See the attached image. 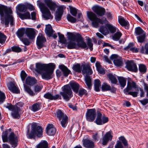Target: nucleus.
I'll list each match as a JSON object with an SVG mask.
<instances>
[{"label": "nucleus", "instance_id": "nucleus-49", "mask_svg": "<svg viewBox=\"0 0 148 148\" xmlns=\"http://www.w3.org/2000/svg\"><path fill=\"white\" fill-rule=\"evenodd\" d=\"M122 36V34L120 32H117L112 36V39L115 41H118Z\"/></svg>", "mask_w": 148, "mask_h": 148}, {"label": "nucleus", "instance_id": "nucleus-4", "mask_svg": "<svg viewBox=\"0 0 148 148\" xmlns=\"http://www.w3.org/2000/svg\"><path fill=\"white\" fill-rule=\"evenodd\" d=\"M37 1V5L40 8L41 12L45 20L52 19L53 18V16L51 15V12L46 7L45 3L41 2H39Z\"/></svg>", "mask_w": 148, "mask_h": 148}, {"label": "nucleus", "instance_id": "nucleus-41", "mask_svg": "<svg viewBox=\"0 0 148 148\" xmlns=\"http://www.w3.org/2000/svg\"><path fill=\"white\" fill-rule=\"evenodd\" d=\"M135 33L136 34V36L142 35L144 34H146L142 29L139 27L135 28Z\"/></svg>", "mask_w": 148, "mask_h": 148}, {"label": "nucleus", "instance_id": "nucleus-24", "mask_svg": "<svg viewBox=\"0 0 148 148\" xmlns=\"http://www.w3.org/2000/svg\"><path fill=\"white\" fill-rule=\"evenodd\" d=\"M59 68L62 70L64 76L65 77H67L70 73L71 74L70 70L64 64L59 65Z\"/></svg>", "mask_w": 148, "mask_h": 148}, {"label": "nucleus", "instance_id": "nucleus-40", "mask_svg": "<svg viewBox=\"0 0 148 148\" xmlns=\"http://www.w3.org/2000/svg\"><path fill=\"white\" fill-rule=\"evenodd\" d=\"M106 26L108 28L111 34L114 33L116 31V28L110 24H107Z\"/></svg>", "mask_w": 148, "mask_h": 148}, {"label": "nucleus", "instance_id": "nucleus-33", "mask_svg": "<svg viewBox=\"0 0 148 148\" xmlns=\"http://www.w3.org/2000/svg\"><path fill=\"white\" fill-rule=\"evenodd\" d=\"M70 85L73 91L76 93H78L79 88V85L75 82H70Z\"/></svg>", "mask_w": 148, "mask_h": 148}, {"label": "nucleus", "instance_id": "nucleus-10", "mask_svg": "<svg viewBox=\"0 0 148 148\" xmlns=\"http://www.w3.org/2000/svg\"><path fill=\"white\" fill-rule=\"evenodd\" d=\"M96 118L94 122L97 125H101L103 124L108 121V118L105 116L104 114L102 115L99 112H97Z\"/></svg>", "mask_w": 148, "mask_h": 148}, {"label": "nucleus", "instance_id": "nucleus-42", "mask_svg": "<svg viewBox=\"0 0 148 148\" xmlns=\"http://www.w3.org/2000/svg\"><path fill=\"white\" fill-rule=\"evenodd\" d=\"M25 31L24 28L19 29L17 32L16 34L19 38H21L24 34Z\"/></svg>", "mask_w": 148, "mask_h": 148}, {"label": "nucleus", "instance_id": "nucleus-45", "mask_svg": "<svg viewBox=\"0 0 148 148\" xmlns=\"http://www.w3.org/2000/svg\"><path fill=\"white\" fill-rule=\"evenodd\" d=\"M58 34L59 39V41L61 43L65 44L66 42V40L64 36L62 34H61L60 32L58 33Z\"/></svg>", "mask_w": 148, "mask_h": 148}, {"label": "nucleus", "instance_id": "nucleus-3", "mask_svg": "<svg viewBox=\"0 0 148 148\" xmlns=\"http://www.w3.org/2000/svg\"><path fill=\"white\" fill-rule=\"evenodd\" d=\"M43 134V129L42 127L39 126L34 125L32 127V130L28 138H29L35 139L36 136L38 138L42 137Z\"/></svg>", "mask_w": 148, "mask_h": 148}, {"label": "nucleus", "instance_id": "nucleus-26", "mask_svg": "<svg viewBox=\"0 0 148 148\" xmlns=\"http://www.w3.org/2000/svg\"><path fill=\"white\" fill-rule=\"evenodd\" d=\"M118 21L120 24L121 26L124 27L126 29H129L128 22L127 21L125 20L123 17L121 16L119 17Z\"/></svg>", "mask_w": 148, "mask_h": 148}, {"label": "nucleus", "instance_id": "nucleus-11", "mask_svg": "<svg viewBox=\"0 0 148 148\" xmlns=\"http://www.w3.org/2000/svg\"><path fill=\"white\" fill-rule=\"evenodd\" d=\"M86 120L89 122H93L96 117V110L95 109H88L86 114Z\"/></svg>", "mask_w": 148, "mask_h": 148}, {"label": "nucleus", "instance_id": "nucleus-60", "mask_svg": "<svg viewBox=\"0 0 148 148\" xmlns=\"http://www.w3.org/2000/svg\"><path fill=\"white\" fill-rule=\"evenodd\" d=\"M132 87L129 84L128 82L127 83V86L126 88H125L123 90L124 93L126 95H127V93H129V91L132 89Z\"/></svg>", "mask_w": 148, "mask_h": 148}, {"label": "nucleus", "instance_id": "nucleus-29", "mask_svg": "<svg viewBox=\"0 0 148 148\" xmlns=\"http://www.w3.org/2000/svg\"><path fill=\"white\" fill-rule=\"evenodd\" d=\"M63 10L61 8H58L56 12L55 18L57 21H60L63 13Z\"/></svg>", "mask_w": 148, "mask_h": 148}, {"label": "nucleus", "instance_id": "nucleus-62", "mask_svg": "<svg viewBox=\"0 0 148 148\" xmlns=\"http://www.w3.org/2000/svg\"><path fill=\"white\" fill-rule=\"evenodd\" d=\"M87 43L88 46L89 47L91 51L93 49L92 47L93 46V44L92 42L91 39L90 38H88L87 40Z\"/></svg>", "mask_w": 148, "mask_h": 148}, {"label": "nucleus", "instance_id": "nucleus-22", "mask_svg": "<svg viewBox=\"0 0 148 148\" xmlns=\"http://www.w3.org/2000/svg\"><path fill=\"white\" fill-rule=\"evenodd\" d=\"M83 145L84 147L87 148H93L95 146L94 142L92 140L85 139L83 140Z\"/></svg>", "mask_w": 148, "mask_h": 148}, {"label": "nucleus", "instance_id": "nucleus-13", "mask_svg": "<svg viewBox=\"0 0 148 148\" xmlns=\"http://www.w3.org/2000/svg\"><path fill=\"white\" fill-rule=\"evenodd\" d=\"M126 68L129 71L136 72L138 71V69L136 64L133 60H128L126 62Z\"/></svg>", "mask_w": 148, "mask_h": 148}, {"label": "nucleus", "instance_id": "nucleus-46", "mask_svg": "<svg viewBox=\"0 0 148 148\" xmlns=\"http://www.w3.org/2000/svg\"><path fill=\"white\" fill-rule=\"evenodd\" d=\"M26 7V5L21 4L18 5L17 9L20 12H25L27 10Z\"/></svg>", "mask_w": 148, "mask_h": 148}, {"label": "nucleus", "instance_id": "nucleus-35", "mask_svg": "<svg viewBox=\"0 0 148 148\" xmlns=\"http://www.w3.org/2000/svg\"><path fill=\"white\" fill-rule=\"evenodd\" d=\"M118 79L121 88H123L126 85V79L122 77H119Z\"/></svg>", "mask_w": 148, "mask_h": 148}, {"label": "nucleus", "instance_id": "nucleus-39", "mask_svg": "<svg viewBox=\"0 0 148 148\" xmlns=\"http://www.w3.org/2000/svg\"><path fill=\"white\" fill-rule=\"evenodd\" d=\"M100 80L99 79H95L94 80V88L96 91L99 92L100 91L99 87L101 86Z\"/></svg>", "mask_w": 148, "mask_h": 148}, {"label": "nucleus", "instance_id": "nucleus-53", "mask_svg": "<svg viewBox=\"0 0 148 148\" xmlns=\"http://www.w3.org/2000/svg\"><path fill=\"white\" fill-rule=\"evenodd\" d=\"M24 87L25 91L31 95L33 96L34 95L33 91L31 90L30 88L26 86L24 84Z\"/></svg>", "mask_w": 148, "mask_h": 148}, {"label": "nucleus", "instance_id": "nucleus-27", "mask_svg": "<svg viewBox=\"0 0 148 148\" xmlns=\"http://www.w3.org/2000/svg\"><path fill=\"white\" fill-rule=\"evenodd\" d=\"M20 109L18 107H15L14 109L12 111L11 113V115L14 119H19L20 117L19 114Z\"/></svg>", "mask_w": 148, "mask_h": 148}, {"label": "nucleus", "instance_id": "nucleus-61", "mask_svg": "<svg viewBox=\"0 0 148 148\" xmlns=\"http://www.w3.org/2000/svg\"><path fill=\"white\" fill-rule=\"evenodd\" d=\"M12 51L16 52H19L21 51V49L19 47L14 46L11 47Z\"/></svg>", "mask_w": 148, "mask_h": 148}, {"label": "nucleus", "instance_id": "nucleus-34", "mask_svg": "<svg viewBox=\"0 0 148 148\" xmlns=\"http://www.w3.org/2000/svg\"><path fill=\"white\" fill-rule=\"evenodd\" d=\"M84 80L87 88L89 89H90L91 88L92 84L91 79L90 76L88 75L86 76L84 78Z\"/></svg>", "mask_w": 148, "mask_h": 148}, {"label": "nucleus", "instance_id": "nucleus-63", "mask_svg": "<svg viewBox=\"0 0 148 148\" xmlns=\"http://www.w3.org/2000/svg\"><path fill=\"white\" fill-rule=\"evenodd\" d=\"M128 82L129 84L130 85L132 88H134L135 89H136V90L137 91L138 90L139 88L137 86L135 82Z\"/></svg>", "mask_w": 148, "mask_h": 148}, {"label": "nucleus", "instance_id": "nucleus-38", "mask_svg": "<svg viewBox=\"0 0 148 148\" xmlns=\"http://www.w3.org/2000/svg\"><path fill=\"white\" fill-rule=\"evenodd\" d=\"M100 20H97L96 22L95 23V25L94 27H97L99 26V23L101 24H103L108 22V21L107 20L106 18L105 17H103L101 19L100 18Z\"/></svg>", "mask_w": 148, "mask_h": 148}, {"label": "nucleus", "instance_id": "nucleus-50", "mask_svg": "<svg viewBox=\"0 0 148 148\" xmlns=\"http://www.w3.org/2000/svg\"><path fill=\"white\" fill-rule=\"evenodd\" d=\"M70 12L73 16H76L77 13V10L75 8L71 6H69Z\"/></svg>", "mask_w": 148, "mask_h": 148}, {"label": "nucleus", "instance_id": "nucleus-18", "mask_svg": "<svg viewBox=\"0 0 148 148\" xmlns=\"http://www.w3.org/2000/svg\"><path fill=\"white\" fill-rule=\"evenodd\" d=\"M87 15L89 19L91 21L93 26L95 27V23L96 22L97 20H100V18H97L96 14L92 12H87Z\"/></svg>", "mask_w": 148, "mask_h": 148}, {"label": "nucleus", "instance_id": "nucleus-55", "mask_svg": "<svg viewBox=\"0 0 148 148\" xmlns=\"http://www.w3.org/2000/svg\"><path fill=\"white\" fill-rule=\"evenodd\" d=\"M67 19L69 21L73 23L76 22L77 21L75 18L73 17L69 14L67 15Z\"/></svg>", "mask_w": 148, "mask_h": 148}, {"label": "nucleus", "instance_id": "nucleus-12", "mask_svg": "<svg viewBox=\"0 0 148 148\" xmlns=\"http://www.w3.org/2000/svg\"><path fill=\"white\" fill-rule=\"evenodd\" d=\"M112 60H113L114 64L117 66H123V63L122 58L120 57L116 54H112L110 57Z\"/></svg>", "mask_w": 148, "mask_h": 148}, {"label": "nucleus", "instance_id": "nucleus-17", "mask_svg": "<svg viewBox=\"0 0 148 148\" xmlns=\"http://www.w3.org/2000/svg\"><path fill=\"white\" fill-rule=\"evenodd\" d=\"M44 1L49 9L52 11H55L57 7L56 3L52 0H44Z\"/></svg>", "mask_w": 148, "mask_h": 148}, {"label": "nucleus", "instance_id": "nucleus-5", "mask_svg": "<svg viewBox=\"0 0 148 148\" xmlns=\"http://www.w3.org/2000/svg\"><path fill=\"white\" fill-rule=\"evenodd\" d=\"M63 92H60V94L63 99L68 101L72 97V91L70 86L69 85H66L62 88Z\"/></svg>", "mask_w": 148, "mask_h": 148}, {"label": "nucleus", "instance_id": "nucleus-57", "mask_svg": "<svg viewBox=\"0 0 148 148\" xmlns=\"http://www.w3.org/2000/svg\"><path fill=\"white\" fill-rule=\"evenodd\" d=\"M78 92V95L80 97L84 95H86L87 94V92L86 90L83 88H81L79 89Z\"/></svg>", "mask_w": 148, "mask_h": 148}, {"label": "nucleus", "instance_id": "nucleus-59", "mask_svg": "<svg viewBox=\"0 0 148 148\" xmlns=\"http://www.w3.org/2000/svg\"><path fill=\"white\" fill-rule=\"evenodd\" d=\"M6 36L3 33H0V43H4L6 40Z\"/></svg>", "mask_w": 148, "mask_h": 148}, {"label": "nucleus", "instance_id": "nucleus-31", "mask_svg": "<svg viewBox=\"0 0 148 148\" xmlns=\"http://www.w3.org/2000/svg\"><path fill=\"white\" fill-rule=\"evenodd\" d=\"M25 82L28 85H33L37 82V80L34 77L28 76L26 79Z\"/></svg>", "mask_w": 148, "mask_h": 148}, {"label": "nucleus", "instance_id": "nucleus-7", "mask_svg": "<svg viewBox=\"0 0 148 148\" xmlns=\"http://www.w3.org/2000/svg\"><path fill=\"white\" fill-rule=\"evenodd\" d=\"M49 67V68L46 69L42 74V77L43 79L48 80L53 77L52 73L55 68V65L53 63H51V65Z\"/></svg>", "mask_w": 148, "mask_h": 148}, {"label": "nucleus", "instance_id": "nucleus-43", "mask_svg": "<svg viewBox=\"0 0 148 148\" xmlns=\"http://www.w3.org/2000/svg\"><path fill=\"white\" fill-rule=\"evenodd\" d=\"M95 64L97 70L98 72L100 74H104L105 73V71L102 68L100 63L98 62H97L95 63Z\"/></svg>", "mask_w": 148, "mask_h": 148}, {"label": "nucleus", "instance_id": "nucleus-23", "mask_svg": "<svg viewBox=\"0 0 148 148\" xmlns=\"http://www.w3.org/2000/svg\"><path fill=\"white\" fill-rule=\"evenodd\" d=\"M44 97L46 99L50 100H56L58 98L61 99L60 96L58 94H57L53 96L52 94L50 92H47L45 94Z\"/></svg>", "mask_w": 148, "mask_h": 148}, {"label": "nucleus", "instance_id": "nucleus-36", "mask_svg": "<svg viewBox=\"0 0 148 148\" xmlns=\"http://www.w3.org/2000/svg\"><path fill=\"white\" fill-rule=\"evenodd\" d=\"M48 143L46 140H43L37 146V148H48Z\"/></svg>", "mask_w": 148, "mask_h": 148}, {"label": "nucleus", "instance_id": "nucleus-28", "mask_svg": "<svg viewBox=\"0 0 148 148\" xmlns=\"http://www.w3.org/2000/svg\"><path fill=\"white\" fill-rule=\"evenodd\" d=\"M45 32V33L49 37L51 36L54 32L51 25L50 24L46 25Z\"/></svg>", "mask_w": 148, "mask_h": 148}, {"label": "nucleus", "instance_id": "nucleus-54", "mask_svg": "<svg viewBox=\"0 0 148 148\" xmlns=\"http://www.w3.org/2000/svg\"><path fill=\"white\" fill-rule=\"evenodd\" d=\"M139 69L140 72L143 73H145L147 71L145 66L143 64H140L139 65Z\"/></svg>", "mask_w": 148, "mask_h": 148}, {"label": "nucleus", "instance_id": "nucleus-2", "mask_svg": "<svg viewBox=\"0 0 148 148\" xmlns=\"http://www.w3.org/2000/svg\"><path fill=\"white\" fill-rule=\"evenodd\" d=\"M11 129L10 128L3 132L2 137L3 142L8 141L12 147L15 148L17 146L18 140L17 137L14 132H11Z\"/></svg>", "mask_w": 148, "mask_h": 148}, {"label": "nucleus", "instance_id": "nucleus-56", "mask_svg": "<svg viewBox=\"0 0 148 148\" xmlns=\"http://www.w3.org/2000/svg\"><path fill=\"white\" fill-rule=\"evenodd\" d=\"M119 139L120 140L123 144L124 146L127 147L128 145L127 141L123 136H121L119 138Z\"/></svg>", "mask_w": 148, "mask_h": 148}, {"label": "nucleus", "instance_id": "nucleus-52", "mask_svg": "<svg viewBox=\"0 0 148 148\" xmlns=\"http://www.w3.org/2000/svg\"><path fill=\"white\" fill-rule=\"evenodd\" d=\"M101 88L103 91H108L110 90V86L106 83H104L102 86Z\"/></svg>", "mask_w": 148, "mask_h": 148}, {"label": "nucleus", "instance_id": "nucleus-9", "mask_svg": "<svg viewBox=\"0 0 148 148\" xmlns=\"http://www.w3.org/2000/svg\"><path fill=\"white\" fill-rule=\"evenodd\" d=\"M71 36L72 39H75V38H77V50L79 49L80 48L85 49L87 47V45L84 41L83 38L79 34H77V36L73 35Z\"/></svg>", "mask_w": 148, "mask_h": 148}, {"label": "nucleus", "instance_id": "nucleus-20", "mask_svg": "<svg viewBox=\"0 0 148 148\" xmlns=\"http://www.w3.org/2000/svg\"><path fill=\"white\" fill-rule=\"evenodd\" d=\"M25 34L29 39H32L35 37V32L33 29L27 28L25 31Z\"/></svg>", "mask_w": 148, "mask_h": 148}, {"label": "nucleus", "instance_id": "nucleus-51", "mask_svg": "<svg viewBox=\"0 0 148 148\" xmlns=\"http://www.w3.org/2000/svg\"><path fill=\"white\" fill-rule=\"evenodd\" d=\"M99 31L101 33L105 35H107L109 33L107 28L104 26H102L100 27Z\"/></svg>", "mask_w": 148, "mask_h": 148}, {"label": "nucleus", "instance_id": "nucleus-37", "mask_svg": "<svg viewBox=\"0 0 148 148\" xmlns=\"http://www.w3.org/2000/svg\"><path fill=\"white\" fill-rule=\"evenodd\" d=\"M72 69L75 72L81 73L82 70V67L80 64L77 63L73 65Z\"/></svg>", "mask_w": 148, "mask_h": 148}, {"label": "nucleus", "instance_id": "nucleus-15", "mask_svg": "<svg viewBox=\"0 0 148 148\" xmlns=\"http://www.w3.org/2000/svg\"><path fill=\"white\" fill-rule=\"evenodd\" d=\"M112 134V131L110 130L107 132L104 135L102 139V144L103 145H106L109 141L112 140L113 137Z\"/></svg>", "mask_w": 148, "mask_h": 148}, {"label": "nucleus", "instance_id": "nucleus-21", "mask_svg": "<svg viewBox=\"0 0 148 148\" xmlns=\"http://www.w3.org/2000/svg\"><path fill=\"white\" fill-rule=\"evenodd\" d=\"M46 130L47 133L49 136L54 135L56 132V129L53 127V125L52 124L49 125L47 127Z\"/></svg>", "mask_w": 148, "mask_h": 148}, {"label": "nucleus", "instance_id": "nucleus-58", "mask_svg": "<svg viewBox=\"0 0 148 148\" xmlns=\"http://www.w3.org/2000/svg\"><path fill=\"white\" fill-rule=\"evenodd\" d=\"M5 96L4 93L0 91V104L2 103L5 101Z\"/></svg>", "mask_w": 148, "mask_h": 148}, {"label": "nucleus", "instance_id": "nucleus-19", "mask_svg": "<svg viewBox=\"0 0 148 148\" xmlns=\"http://www.w3.org/2000/svg\"><path fill=\"white\" fill-rule=\"evenodd\" d=\"M46 41L45 38L42 36H38L37 38L36 44L38 47V49H40L43 46V43Z\"/></svg>", "mask_w": 148, "mask_h": 148}, {"label": "nucleus", "instance_id": "nucleus-1", "mask_svg": "<svg viewBox=\"0 0 148 148\" xmlns=\"http://www.w3.org/2000/svg\"><path fill=\"white\" fill-rule=\"evenodd\" d=\"M12 11L10 8L7 6L0 4V15L1 23L4 24L6 27L8 26L9 22L10 25H14V18L12 15Z\"/></svg>", "mask_w": 148, "mask_h": 148}, {"label": "nucleus", "instance_id": "nucleus-16", "mask_svg": "<svg viewBox=\"0 0 148 148\" xmlns=\"http://www.w3.org/2000/svg\"><path fill=\"white\" fill-rule=\"evenodd\" d=\"M92 10L99 16H103L106 12L104 8L97 5L93 7Z\"/></svg>", "mask_w": 148, "mask_h": 148}, {"label": "nucleus", "instance_id": "nucleus-25", "mask_svg": "<svg viewBox=\"0 0 148 148\" xmlns=\"http://www.w3.org/2000/svg\"><path fill=\"white\" fill-rule=\"evenodd\" d=\"M82 70L83 73L87 74H91L92 71L90 66L87 64H82Z\"/></svg>", "mask_w": 148, "mask_h": 148}, {"label": "nucleus", "instance_id": "nucleus-6", "mask_svg": "<svg viewBox=\"0 0 148 148\" xmlns=\"http://www.w3.org/2000/svg\"><path fill=\"white\" fill-rule=\"evenodd\" d=\"M67 38L68 42L67 43V48L69 49H77V43L75 42L77 41V38H75V39H72L71 36L74 35L77 36V34H74L73 33L68 32L67 33Z\"/></svg>", "mask_w": 148, "mask_h": 148}, {"label": "nucleus", "instance_id": "nucleus-32", "mask_svg": "<svg viewBox=\"0 0 148 148\" xmlns=\"http://www.w3.org/2000/svg\"><path fill=\"white\" fill-rule=\"evenodd\" d=\"M18 15L22 20L30 19L31 18L30 13L29 12H27L24 13H19Z\"/></svg>", "mask_w": 148, "mask_h": 148}, {"label": "nucleus", "instance_id": "nucleus-44", "mask_svg": "<svg viewBox=\"0 0 148 148\" xmlns=\"http://www.w3.org/2000/svg\"><path fill=\"white\" fill-rule=\"evenodd\" d=\"M107 76L110 79L111 83L114 84H116L117 83V79L113 75L109 73L107 75Z\"/></svg>", "mask_w": 148, "mask_h": 148}, {"label": "nucleus", "instance_id": "nucleus-8", "mask_svg": "<svg viewBox=\"0 0 148 148\" xmlns=\"http://www.w3.org/2000/svg\"><path fill=\"white\" fill-rule=\"evenodd\" d=\"M56 116L60 121V123L62 127L65 128L67 125L68 121V117L66 114H64L60 110L58 109L56 112Z\"/></svg>", "mask_w": 148, "mask_h": 148}, {"label": "nucleus", "instance_id": "nucleus-47", "mask_svg": "<svg viewBox=\"0 0 148 148\" xmlns=\"http://www.w3.org/2000/svg\"><path fill=\"white\" fill-rule=\"evenodd\" d=\"M40 109V104L39 103H36L32 105L31 108V110L34 112H36Z\"/></svg>", "mask_w": 148, "mask_h": 148}, {"label": "nucleus", "instance_id": "nucleus-64", "mask_svg": "<svg viewBox=\"0 0 148 148\" xmlns=\"http://www.w3.org/2000/svg\"><path fill=\"white\" fill-rule=\"evenodd\" d=\"M115 148H124L121 143L119 141H116V143L115 146Z\"/></svg>", "mask_w": 148, "mask_h": 148}, {"label": "nucleus", "instance_id": "nucleus-48", "mask_svg": "<svg viewBox=\"0 0 148 148\" xmlns=\"http://www.w3.org/2000/svg\"><path fill=\"white\" fill-rule=\"evenodd\" d=\"M146 37V34H144L143 35H140L137 37V39L138 42L142 43L145 41Z\"/></svg>", "mask_w": 148, "mask_h": 148}, {"label": "nucleus", "instance_id": "nucleus-30", "mask_svg": "<svg viewBox=\"0 0 148 148\" xmlns=\"http://www.w3.org/2000/svg\"><path fill=\"white\" fill-rule=\"evenodd\" d=\"M9 89L13 93H18L19 91L18 88L12 82H10L9 85Z\"/></svg>", "mask_w": 148, "mask_h": 148}, {"label": "nucleus", "instance_id": "nucleus-14", "mask_svg": "<svg viewBox=\"0 0 148 148\" xmlns=\"http://www.w3.org/2000/svg\"><path fill=\"white\" fill-rule=\"evenodd\" d=\"M51 65V63L48 64H42L40 63H36V69L35 71L38 73H41L43 71L49 68V67Z\"/></svg>", "mask_w": 148, "mask_h": 148}]
</instances>
